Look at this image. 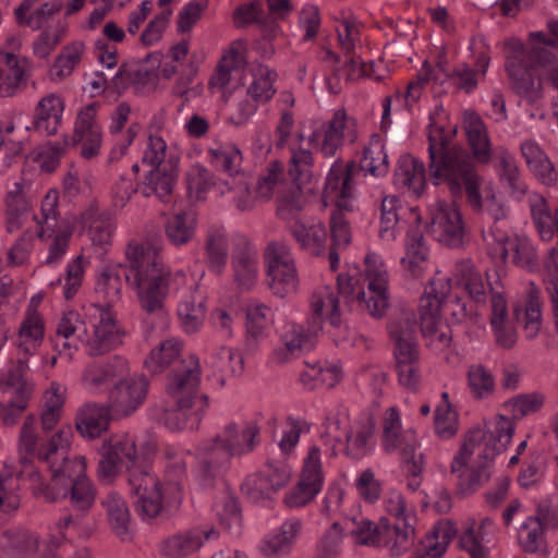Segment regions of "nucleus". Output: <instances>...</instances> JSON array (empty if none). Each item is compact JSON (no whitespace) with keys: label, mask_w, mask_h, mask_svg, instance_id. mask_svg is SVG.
Returning a JSON list of instances; mask_svg holds the SVG:
<instances>
[{"label":"nucleus","mask_w":558,"mask_h":558,"mask_svg":"<svg viewBox=\"0 0 558 558\" xmlns=\"http://www.w3.org/2000/svg\"><path fill=\"white\" fill-rule=\"evenodd\" d=\"M521 154L525 159L527 167L545 185H555L558 179L554 163L542 150L537 143L527 140L521 146Z\"/></svg>","instance_id":"nucleus-45"},{"label":"nucleus","mask_w":558,"mask_h":558,"mask_svg":"<svg viewBox=\"0 0 558 558\" xmlns=\"http://www.w3.org/2000/svg\"><path fill=\"white\" fill-rule=\"evenodd\" d=\"M99 106L98 102H90L83 107L74 124L72 145H80L81 155L86 159L97 156L102 143L101 129L96 122Z\"/></svg>","instance_id":"nucleus-20"},{"label":"nucleus","mask_w":558,"mask_h":558,"mask_svg":"<svg viewBox=\"0 0 558 558\" xmlns=\"http://www.w3.org/2000/svg\"><path fill=\"white\" fill-rule=\"evenodd\" d=\"M179 159L169 156L168 163L151 168L140 185V191L145 197L155 195L160 202L167 203L173 192L178 178Z\"/></svg>","instance_id":"nucleus-27"},{"label":"nucleus","mask_w":558,"mask_h":558,"mask_svg":"<svg viewBox=\"0 0 558 558\" xmlns=\"http://www.w3.org/2000/svg\"><path fill=\"white\" fill-rule=\"evenodd\" d=\"M109 405L87 403L80 409L75 420L77 432L85 438L94 439L106 432L110 424Z\"/></svg>","instance_id":"nucleus-34"},{"label":"nucleus","mask_w":558,"mask_h":558,"mask_svg":"<svg viewBox=\"0 0 558 558\" xmlns=\"http://www.w3.org/2000/svg\"><path fill=\"white\" fill-rule=\"evenodd\" d=\"M101 459L98 463V476L111 481L121 469L138 463L136 445L128 435H116L104 441L100 450Z\"/></svg>","instance_id":"nucleus-15"},{"label":"nucleus","mask_w":558,"mask_h":558,"mask_svg":"<svg viewBox=\"0 0 558 558\" xmlns=\"http://www.w3.org/2000/svg\"><path fill=\"white\" fill-rule=\"evenodd\" d=\"M85 50V44L80 40L64 46L49 70V78L53 82H61L69 77L82 61Z\"/></svg>","instance_id":"nucleus-53"},{"label":"nucleus","mask_w":558,"mask_h":558,"mask_svg":"<svg viewBox=\"0 0 558 558\" xmlns=\"http://www.w3.org/2000/svg\"><path fill=\"white\" fill-rule=\"evenodd\" d=\"M288 231L305 254L313 257L326 255L328 233L322 222L304 223L295 221L288 227Z\"/></svg>","instance_id":"nucleus-32"},{"label":"nucleus","mask_w":558,"mask_h":558,"mask_svg":"<svg viewBox=\"0 0 558 558\" xmlns=\"http://www.w3.org/2000/svg\"><path fill=\"white\" fill-rule=\"evenodd\" d=\"M133 506L145 521L156 518L162 509L161 484L148 462L131 464L125 472Z\"/></svg>","instance_id":"nucleus-8"},{"label":"nucleus","mask_w":558,"mask_h":558,"mask_svg":"<svg viewBox=\"0 0 558 558\" xmlns=\"http://www.w3.org/2000/svg\"><path fill=\"white\" fill-rule=\"evenodd\" d=\"M43 0H23L15 9L14 14L19 25L27 26L34 31L40 29L56 13L60 12L63 3L61 0H52L41 3L37 9H32Z\"/></svg>","instance_id":"nucleus-38"},{"label":"nucleus","mask_w":558,"mask_h":558,"mask_svg":"<svg viewBox=\"0 0 558 558\" xmlns=\"http://www.w3.org/2000/svg\"><path fill=\"white\" fill-rule=\"evenodd\" d=\"M146 63L147 59L122 64L113 77L114 86L117 88H126L132 85L137 89H142L156 85L158 74L154 69H149Z\"/></svg>","instance_id":"nucleus-48"},{"label":"nucleus","mask_w":558,"mask_h":558,"mask_svg":"<svg viewBox=\"0 0 558 558\" xmlns=\"http://www.w3.org/2000/svg\"><path fill=\"white\" fill-rule=\"evenodd\" d=\"M215 529H191L166 538L160 553L170 558H183L198 550L205 541L217 537Z\"/></svg>","instance_id":"nucleus-31"},{"label":"nucleus","mask_w":558,"mask_h":558,"mask_svg":"<svg viewBox=\"0 0 558 558\" xmlns=\"http://www.w3.org/2000/svg\"><path fill=\"white\" fill-rule=\"evenodd\" d=\"M130 113L131 107L126 102H120L111 113L109 131L112 135H118L114 147L111 151V159L123 156L141 131V125L138 123H132L128 128L125 134H121L122 129L129 120Z\"/></svg>","instance_id":"nucleus-41"},{"label":"nucleus","mask_w":558,"mask_h":558,"mask_svg":"<svg viewBox=\"0 0 558 558\" xmlns=\"http://www.w3.org/2000/svg\"><path fill=\"white\" fill-rule=\"evenodd\" d=\"M360 168L375 178L384 177L388 173V155L379 135H372L368 144L364 147Z\"/></svg>","instance_id":"nucleus-55"},{"label":"nucleus","mask_w":558,"mask_h":558,"mask_svg":"<svg viewBox=\"0 0 558 558\" xmlns=\"http://www.w3.org/2000/svg\"><path fill=\"white\" fill-rule=\"evenodd\" d=\"M63 110L64 101L61 96L53 93L44 96L35 108L34 130L45 136L56 134L62 122Z\"/></svg>","instance_id":"nucleus-33"},{"label":"nucleus","mask_w":558,"mask_h":558,"mask_svg":"<svg viewBox=\"0 0 558 558\" xmlns=\"http://www.w3.org/2000/svg\"><path fill=\"white\" fill-rule=\"evenodd\" d=\"M159 251V247L148 242L130 243L125 251V280L136 290L141 307L149 314L162 311L171 287L186 281V276L181 271L171 276Z\"/></svg>","instance_id":"nucleus-5"},{"label":"nucleus","mask_w":558,"mask_h":558,"mask_svg":"<svg viewBox=\"0 0 558 558\" xmlns=\"http://www.w3.org/2000/svg\"><path fill=\"white\" fill-rule=\"evenodd\" d=\"M348 116L344 110H337L331 120L323 123L313 131L308 142L325 157H332L343 144V131L348 126Z\"/></svg>","instance_id":"nucleus-30"},{"label":"nucleus","mask_w":558,"mask_h":558,"mask_svg":"<svg viewBox=\"0 0 558 558\" xmlns=\"http://www.w3.org/2000/svg\"><path fill=\"white\" fill-rule=\"evenodd\" d=\"M46 501L56 502L62 498H69L70 508L68 512L56 522V530L60 539L65 538V530L73 529L80 537H88L92 533V525L88 515L96 499V488L88 477L73 482L66 486H60L53 490L49 488L43 497Z\"/></svg>","instance_id":"nucleus-7"},{"label":"nucleus","mask_w":558,"mask_h":558,"mask_svg":"<svg viewBox=\"0 0 558 558\" xmlns=\"http://www.w3.org/2000/svg\"><path fill=\"white\" fill-rule=\"evenodd\" d=\"M126 270L128 267L124 269L121 265L106 267L98 276L95 291L106 301L107 306L105 308L110 310L111 304L121 299L122 275L124 276Z\"/></svg>","instance_id":"nucleus-60"},{"label":"nucleus","mask_w":558,"mask_h":558,"mask_svg":"<svg viewBox=\"0 0 558 558\" xmlns=\"http://www.w3.org/2000/svg\"><path fill=\"white\" fill-rule=\"evenodd\" d=\"M313 155L308 149H291L288 173L296 186L289 195H283L277 201V216L284 221H300L299 216L304 207L302 186L311 183L313 178Z\"/></svg>","instance_id":"nucleus-11"},{"label":"nucleus","mask_w":558,"mask_h":558,"mask_svg":"<svg viewBox=\"0 0 558 558\" xmlns=\"http://www.w3.org/2000/svg\"><path fill=\"white\" fill-rule=\"evenodd\" d=\"M416 318L412 311L402 310L388 324V332L393 342V353L418 349L416 341Z\"/></svg>","instance_id":"nucleus-37"},{"label":"nucleus","mask_w":558,"mask_h":558,"mask_svg":"<svg viewBox=\"0 0 558 558\" xmlns=\"http://www.w3.org/2000/svg\"><path fill=\"white\" fill-rule=\"evenodd\" d=\"M272 323L270 307L263 303H254L246 308V344L254 348L257 340L265 336Z\"/></svg>","instance_id":"nucleus-56"},{"label":"nucleus","mask_w":558,"mask_h":558,"mask_svg":"<svg viewBox=\"0 0 558 558\" xmlns=\"http://www.w3.org/2000/svg\"><path fill=\"white\" fill-rule=\"evenodd\" d=\"M427 223L430 234L440 243L458 247L462 244L465 229L460 210L452 203L436 201L428 208Z\"/></svg>","instance_id":"nucleus-13"},{"label":"nucleus","mask_w":558,"mask_h":558,"mask_svg":"<svg viewBox=\"0 0 558 558\" xmlns=\"http://www.w3.org/2000/svg\"><path fill=\"white\" fill-rule=\"evenodd\" d=\"M374 432L375 421L372 416L359 421L345 435V454L354 460L368 454L374 446Z\"/></svg>","instance_id":"nucleus-46"},{"label":"nucleus","mask_w":558,"mask_h":558,"mask_svg":"<svg viewBox=\"0 0 558 558\" xmlns=\"http://www.w3.org/2000/svg\"><path fill=\"white\" fill-rule=\"evenodd\" d=\"M163 228L167 240L174 246H181L194 238L196 222L191 215L181 211L168 217Z\"/></svg>","instance_id":"nucleus-61"},{"label":"nucleus","mask_w":558,"mask_h":558,"mask_svg":"<svg viewBox=\"0 0 558 558\" xmlns=\"http://www.w3.org/2000/svg\"><path fill=\"white\" fill-rule=\"evenodd\" d=\"M82 220L88 227L93 244L102 247L111 242L113 227L108 215L98 214L96 209L89 208L82 214Z\"/></svg>","instance_id":"nucleus-62"},{"label":"nucleus","mask_w":558,"mask_h":558,"mask_svg":"<svg viewBox=\"0 0 558 558\" xmlns=\"http://www.w3.org/2000/svg\"><path fill=\"white\" fill-rule=\"evenodd\" d=\"M526 44V64L558 88V21L550 20L545 31L530 32Z\"/></svg>","instance_id":"nucleus-9"},{"label":"nucleus","mask_w":558,"mask_h":558,"mask_svg":"<svg viewBox=\"0 0 558 558\" xmlns=\"http://www.w3.org/2000/svg\"><path fill=\"white\" fill-rule=\"evenodd\" d=\"M244 44L234 41L228 53L219 61L215 73L213 74L209 86L211 88L223 89L231 80V73L244 62Z\"/></svg>","instance_id":"nucleus-58"},{"label":"nucleus","mask_w":558,"mask_h":558,"mask_svg":"<svg viewBox=\"0 0 558 558\" xmlns=\"http://www.w3.org/2000/svg\"><path fill=\"white\" fill-rule=\"evenodd\" d=\"M203 262L207 269L221 276L229 258V232L222 225L209 226L203 236Z\"/></svg>","instance_id":"nucleus-24"},{"label":"nucleus","mask_w":558,"mask_h":558,"mask_svg":"<svg viewBox=\"0 0 558 558\" xmlns=\"http://www.w3.org/2000/svg\"><path fill=\"white\" fill-rule=\"evenodd\" d=\"M7 70L0 69V97H12L22 87L28 60L14 53H2Z\"/></svg>","instance_id":"nucleus-49"},{"label":"nucleus","mask_w":558,"mask_h":558,"mask_svg":"<svg viewBox=\"0 0 558 558\" xmlns=\"http://www.w3.org/2000/svg\"><path fill=\"white\" fill-rule=\"evenodd\" d=\"M149 381L144 375L118 381L109 392V408L113 415L126 417L143 405L147 398Z\"/></svg>","instance_id":"nucleus-19"},{"label":"nucleus","mask_w":558,"mask_h":558,"mask_svg":"<svg viewBox=\"0 0 558 558\" xmlns=\"http://www.w3.org/2000/svg\"><path fill=\"white\" fill-rule=\"evenodd\" d=\"M515 425L505 415H497L484 427L471 428L463 438L451 462V473L457 477V489L469 496L486 485L494 473V460L510 444Z\"/></svg>","instance_id":"nucleus-4"},{"label":"nucleus","mask_w":558,"mask_h":558,"mask_svg":"<svg viewBox=\"0 0 558 558\" xmlns=\"http://www.w3.org/2000/svg\"><path fill=\"white\" fill-rule=\"evenodd\" d=\"M380 228L379 236L383 240L392 241L396 239L402 217L410 213L415 222H420V215L413 209L404 207L399 197L395 195L385 196L380 203Z\"/></svg>","instance_id":"nucleus-36"},{"label":"nucleus","mask_w":558,"mask_h":558,"mask_svg":"<svg viewBox=\"0 0 558 558\" xmlns=\"http://www.w3.org/2000/svg\"><path fill=\"white\" fill-rule=\"evenodd\" d=\"M454 277L457 284L476 303L485 302L488 290L493 292L490 282L484 281L483 275L471 260L458 262L456 264Z\"/></svg>","instance_id":"nucleus-42"},{"label":"nucleus","mask_w":558,"mask_h":558,"mask_svg":"<svg viewBox=\"0 0 558 558\" xmlns=\"http://www.w3.org/2000/svg\"><path fill=\"white\" fill-rule=\"evenodd\" d=\"M301 527L302 523L300 519L286 521L281 525L279 533L268 536L263 542L260 548L263 554L266 556L287 554L295 541Z\"/></svg>","instance_id":"nucleus-59"},{"label":"nucleus","mask_w":558,"mask_h":558,"mask_svg":"<svg viewBox=\"0 0 558 558\" xmlns=\"http://www.w3.org/2000/svg\"><path fill=\"white\" fill-rule=\"evenodd\" d=\"M506 71L513 92L529 102L538 100L542 97L543 84L549 83L548 77H541L529 64L517 66L512 63Z\"/></svg>","instance_id":"nucleus-35"},{"label":"nucleus","mask_w":558,"mask_h":558,"mask_svg":"<svg viewBox=\"0 0 558 558\" xmlns=\"http://www.w3.org/2000/svg\"><path fill=\"white\" fill-rule=\"evenodd\" d=\"M355 165L353 161L343 165L337 161L332 165L326 178L324 196L327 199L336 201L338 207H342L340 201L351 196V178Z\"/></svg>","instance_id":"nucleus-44"},{"label":"nucleus","mask_w":558,"mask_h":558,"mask_svg":"<svg viewBox=\"0 0 558 558\" xmlns=\"http://www.w3.org/2000/svg\"><path fill=\"white\" fill-rule=\"evenodd\" d=\"M386 511L396 518L392 526L384 524L388 536H395L391 545L393 555H400L411 545L414 536L413 517L407 513V504L400 494H392L385 502Z\"/></svg>","instance_id":"nucleus-22"},{"label":"nucleus","mask_w":558,"mask_h":558,"mask_svg":"<svg viewBox=\"0 0 558 558\" xmlns=\"http://www.w3.org/2000/svg\"><path fill=\"white\" fill-rule=\"evenodd\" d=\"M395 185L404 187L417 196L423 192L426 182L424 162L409 154L400 156L395 170Z\"/></svg>","instance_id":"nucleus-40"},{"label":"nucleus","mask_w":558,"mask_h":558,"mask_svg":"<svg viewBox=\"0 0 558 558\" xmlns=\"http://www.w3.org/2000/svg\"><path fill=\"white\" fill-rule=\"evenodd\" d=\"M110 526L122 541L131 538V515L125 500L117 493H109L102 501Z\"/></svg>","instance_id":"nucleus-52"},{"label":"nucleus","mask_w":558,"mask_h":558,"mask_svg":"<svg viewBox=\"0 0 558 558\" xmlns=\"http://www.w3.org/2000/svg\"><path fill=\"white\" fill-rule=\"evenodd\" d=\"M99 310V319L94 325L92 335H87L84 329V336L78 335L77 341L82 342L89 356L106 354L122 343L123 332L117 325L116 315L104 305L96 306Z\"/></svg>","instance_id":"nucleus-17"},{"label":"nucleus","mask_w":558,"mask_h":558,"mask_svg":"<svg viewBox=\"0 0 558 558\" xmlns=\"http://www.w3.org/2000/svg\"><path fill=\"white\" fill-rule=\"evenodd\" d=\"M545 530L537 520L527 518L518 531V542L526 553H546Z\"/></svg>","instance_id":"nucleus-64"},{"label":"nucleus","mask_w":558,"mask_h":558,"mask_svg":"<svg viewBox=\"0 0 558 558\" xmlns=\"http://www.w3.org/2000/svg\"><path fill=\"white\" fill-rule=\"evenodd\" d=\"M451 133L442 126H430L428 132V172L435 185L446 183L453 197L465 195L474 211L487 215L493 221L492 228L506 219L507 210L494 194L483 198L480 192L482 178L477 173L469 153L464 147L453 144Z\"/></svg>","instance_id":"nucleus-3"},{"label":"nucleus","mask_w":558,"mask_h":558,"mask_svg":"<svg viewBox=\"0 0 558 558\" xmlns=\"http://www.w3.org/2000/svg\"><path fill=\"white\" fill-rule=\"evenodd\" d=\"M485 241L492 246V254L504 262L511 257V263L529 271L538 266V256L532 242L524 236H508L499 228H490Z\"/></svg>","instance_id":"nucleus-12"},{"label":"nucleus","mask_w":558,"mask_h":558,"mask_svg":"<svg viewBox=\"0 0 558 558\" xmlns=\"http://www.w3.org/2000/svg\"><path fill=\"white\" fill-rule=\"evenodd\" d=\"M365 277L368 281L366 291L357 278L340 274L337 277V293L328 287L314 293L311 300L313 312L311 326L305 330L296 324L287 325L281 335L282 347L274 352L275 360L278 363H286L303 351L311 350L314 347V336L322 329L325 312L329 324L336 328L340 327L341 303L349 310L356 305L359 310L366 311L372 317L381 318L389 305L388 272L376 255L365 257Z\"/></svg>","instance_id":"nucleus-1"},{"label":"nucleus","mask_w":558,"mask_h":558,"mask_svg":"<svg viewBox=\"0 0 558 558\" xmlns=\"http://www.w3.org/2000/svg\"><path fill=\"white\" fill-rule=\"evenodd\" d=\"M32 183L25 179L14 182L5 195L7 230L13 233L20 230L32 217L28 193Z\"/></svg>","instance_id":"nucleus-28"},{"label":"nucleus","mask_w":558,"mask_h":558,"mask_svg":"<svg viewBox=\"0 0 558 558\" xmlns=\"http://www.w3.org/2000/svg\"><path fill=\"white\" fill-rule=\"evenodd\" d=\"M331 245L328 252L329 267L337 270L339 255L337 251L345 247L351 242V231L348 221L340 211H335L330 218Z\"/></svg>","instance_id":"nucleus-63"},{"label":"nucleus","mask_w":558,"mask_h":558,"mask_svg":"<svg viewBox=\"0 0 558 558\" xmlns=\"http://www.w3.org/2000/svg\"><path fill=\"white\" fill-rule=\"evenodd\" d=\"M191 293L184 295L178 305V316L185 332L193 333L201 329L205 319V298L196 293V286L191 284Z\"/></svg>","instance_id":"nucleus-47"},{"label":"nucleus","mask_w":558,"mask_h":558,"mask_svg":"<svg viewBox=\"0 0 558 558\" xmlns=\"http://www.w3.org/2000/svg\"><path fill=\"white\" fill-rule=\"evenodd\" d=\"M264 260L272 293L280 298L294 293L299 287V276L290 246L284 241H270L264 250Z\"/></svg>","instance_id":"nucleus-10"},{"label":"nucleus","mask_w":558,"mask_h":558,"mask_svg":"<svg viewBox=\"0 0 558 558\" xmlns=\"http://www.w3.org/2000/svg\"><path fill=\"white\" fill-rule=\"evenodd\" d=\"M201 373L198 357L190 354L168 374L166 392L172 404L166 410L165 420L171 429H194L203 420L209 398L199 392Z\"/></svg>","instance_id":"nucleus-6"},{"label":"nucleus","mask_w":558,"mask_h":558,"mask_svg":"<svg viewBox=\"0 0 558 558\" xmlns=\"http://www.w3.org/2000/svg\"><path fill=\"white\" fill-rule=\"evenodd\" d=\"M324 483V472L320 461V449L312 446L304 459L300 480L284 497L289 508H300L307 505L320 492Z\"/></svg>","instance_id":"nucleus-14"},{"label":"nucleus","mask_w":558,"mask_h":558,"mask_svg":"<svg viewBox=\"0 0 558 558\" xmlns=\"http://www.w3.org/2000/svg\"><path fill=\"white\" fill-rule=\"evenodd\" d=\"M539 291L531 282L527 290V296L523 304H517L513 307L515 320L522 325L525 336L529 339L536 337L542 325Z\"/></svg>","instance_id":"nucleus-43"},{"label":"nucleus","mask_w":558,"mask_h":558,"mask_svg":"<svg viewBox=\"0 0 558 558\" xmlns=\"http://www.w3.org/2000/svg\"><path fill=\"white\" fill-rule=\"evenodd\" d=\"M423 240V233L418 227H411L408 230L405 255L401 258V264L413 278H420L427 267L428 248Z\"/></svg>","instance_id":"nucleus-39"},{"label":"nucleus","mask_w":558,"mask_h":558,"mask_svg":"<svg viewBox=\"0 0 558 558\" xmlns=\"http://www.w3.org/2000/svg\"><path fill=\"white\" fill-rule=\"evenodd\" d=\"M259 427L255 423H246L240 427L238 423L230 422L211 439L228 451L230 458L241 457L256 448L259 444Z\"/></svg>","instance_id":"nucleus-23"},{"label":"nucleus","mask_w":558,"mask_h":558,"mask_svg":"<svg viewBox=\"0 0 558 558\" xmlns=\"http://www.w3.org/2000/svg\"><path fill=\"white\" fill-rule=\"evenodd\" d=\"M291 472L284 464L268 462L263 470L248 475L241 485L242 493L253 502L270 500L290 481Z\"/></svg>","instance_id":"nucleus-16"},{"label":"nucleus","mask_w":558,"mask_h":558,"mask_svg":"<svg viewBox=\"0 0 558 558\" xmlns=\"http://www.w3.org/2000/svg\"><path fill=\"white\" fill-rule=\"evenodd\" d=\"M36 424V415L28 414L19 435L22 473L32 482L34 494L45 497L49 488L56 490L87 477L84 457L69 456L71 429L62 427L38 446Z\"/></svg>","instance_id":"nucleus-2"},{"label":"nucleus","mask_w":558,"mask_h":558,"mask_svg":"<svg viewBox=\"0 0 558 558\" xmlns=\"http://www.w3.org/2000/svg\"><path fill=\"white\" fill-rule=\"evenodd\" d=\"M195 457V477L205 488H211L222 480L231 461L228 451L220 448L211 438L196 447Z\"/></svg>","instance_id":"nucleus-18"},{"label":"nucleus","mask_w":558,"mask_h":558,"mask_svg":"<svg viewBox=\"0 0 558 558\" xmlns=\"http://www.w3.org/2000/svg\"><path fill=\"white\" fill-rule=\"evenodd\" d=\"M392 437L383 436V448L386 452L400 451L403 470L417 475L423 472L425 459L422 452H416L417 437L412 428L392 432Z\"/></svg>","instance_id":"nucleus-26"},{"label":"nucleus","mask_w":558,"mask_h":558,"mask_svg":"<svg viewBox=\"0 0 558 558\" xmlns=\"http://www.w3.org/2000/svg\"><path fill=\"white\" fill-rule=\"evenodd\" d=\"M125 367V360L118 355L104 361H93L86 364L83 371L82 384L90 392H100L122 375Z\"/></svg>","instance_id":"nucleus-29"},{"label":"nucleus","mask_w":558,"mask_h":558,"mask_svg":"<svg viewBox=\"0 0 558 558\" xmlns=\"http://www.w3.org/2000/svg\"><path fill=\"white\" fill-rule=\"evenodd\" d=\"M233 206L240 213L253 210L256 201L259 198L255 191L253 192V178L248 173L227 178L223 182Z\"/></svg>","instance_id":"nucleus-51"},{"label":"nucleus","mask_w":558,"mask_h":558,"mask_svg":"<svg viewBox=\"0 0 558 558\" xmlns=\"http://www.w3.org/2000/svg\"><path fill=\"white\" fill-rule=\"evenodd\" d=\"M462 128L464 130L471 153L464 148L475 166V161L487 165L492 159V143L487 126L480 114L473 110L463 112Z\"/></svg>","instance_id":"nucleus-25"},{"label":"nucleus","mask_w":558,"mask_h":558,"mask_svg":"<svg viewBox=\"0 0 558 558\" xmlns=\"http://www.w3.org/2000/svg\"><path fill=\"white\" fill-rule=\"evenodd\" d=\"M399 383L409 390H415L421 379L418 349L393 353Z\"/></svg>","instance_id":"nucleus-57"},{"label":"nucleus","mask_w":558,"mask_h":558,"mask_svg":"<svg viewBox=\"0 0 558 558\" xmlns=\"http://www.w3.org/2000/svg\"><path fill=\"white\" fill-rule=\"evenodd\" d=\"M233 279L241 291L251 290L257 282L258 253L245 236H238L231 255Z\"/></svg>","instance_id":"nucleus-21"},{"label":"nucleus","mask_w":558,"mask_h":558,"mask_svg":"<svg viewBox=\"0 0 558 558\" xmlns=\"http://www.w3.org/2000/svg\"><path fill=\"white\" fill-rule=\"evenodd\" d=\"M182 348L183 343L179 339L165 340L150 351L144 361V365L151 374H159L169 366L174 368L177 363L183 360L181 359Z\"/></svg>","instance_id":"nucleus-50"},{"label":"nucleus","mask_w":558,"mask_h":558,"mask_svg":"<svg viewBox=\"0 0 558 558\" xmlns=\"http://www.w3.org/2000/svg\"><path fill=\"white\" fill-rule=\"evenodd\" d=\"M534 225L543 241H551L558 232V209L551 213L546 199L539 195L530 197Z\"/></svg>","instance_id":"nucleus-54"}]
</instances>
